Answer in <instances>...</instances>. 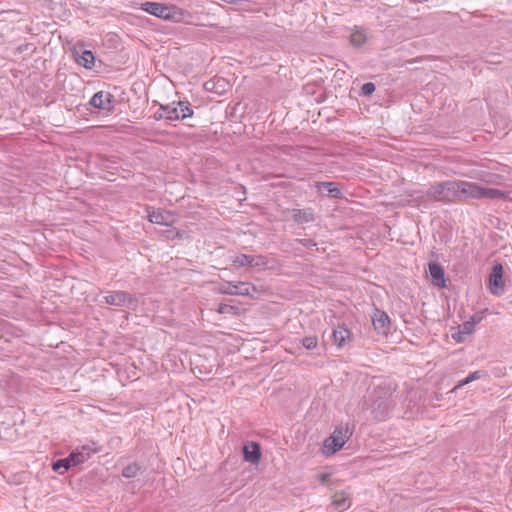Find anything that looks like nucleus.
<instances>
[{
	"instance_id": "obj_23",
	"label": "nucleus",
	"mask_w": 512,
	"mask_h": 512,
	"mask_svg": "<svg viewBox=\"0 0 512 512\" xmlns=\"http://www.w3.org/2000/svg\"><path fill=\"white\" fill-rule=\"evenodd\" d=\"M350 44L354 47H361L367 41V36L363 30L355 29L349 37Z\"/></svg>"
},
{
	"instance_id": "obj_33",
	"label": "nucleus",
	"mask_w": 512,
	"mask_h": 512,
	"mask_svg": "<svg viewBox=\"0 0 512 512\" xmlns=\"http://www.w3.org/2000/svg\"><path fill=\"white\" fill-rule=\"evenodd\" d=\"M466 334L465 333H462V330L459 329L458 332L452 334V338L457 342V343H462L465 341L466 339Z\"/></svg>"
},
{
	"instance_id": "obj_24",
	"label": "nucleus",
	"mask_w": 512,
	"mask_h": 512,
	"mask_svg": "<svg viewBox=\"0 0 512 512\" xmlns=\"http://www.w3.org/2000/svg\"><path fill=\"white\" fill-rule=\"evenodd\" d=\"M487 376V372L483 370H477L472 373H470L466 378L459 381L458 384L455 386L454 390L463 387L464 385H467L475 380L481 379L483 377Z\"/></svg>"
},
{
	"instance_id": "obj_26",
	"label": "nucleus",
	"mask_w": 512,
	"mask_h": 512,
	"mask_svg": "<svg viewBox=\"0 0 512 512\" xmlns=\"http://www.w3.org/2000/svg\"><path fill=\"white\" fill-rule=\"evenodd\" d=\"M177 105L179 109V117H181L180 120H184L193 115V109L188 100L178 101Z\"/></svg>"
},
{
	"instance_id": "obj_35",
	"label": "nucleus",
	"mask_w": 512,
	"mask_h": 512,
	"mask_svg": "<svg viewBox=\"0 0 512 512\" xmlns=\"http://www.w3.org/2000/svg\"><path fill=\"white\" fill-rule=\"evenodd\" d=\"M300 242L307 248L315 247L317 245L312 239H302Z\"/></svg>"
},
{
	"instance_id": "obj_15",
	"label": "nucleus",
	"mask_w": 512,
	"mask_h": 512,
	"mask_svg": "<svg viewBox=\"0 0 512 512\" xmlns=\"http://www.w3.org/2000/svg\"><path fill=\"white\" fill-rule=\"evenodd\" d=\"M429 274L434 285L445 287V272L442 266L436 262L429 263Z\"/></svg>"
},
{
	"instance_id": "obj_13",
	"label": "nucleus",
	"mask_w": 512,
	"mask_h": 512,
	"mask_svg": "<svg viewBox=\"0 0 512 512\" xmlns=\"http://www.w3.org/2000/svg\"><path fill=\"white\" fill-rule=\"evenodd\" d=\"M314 187L321 195L334 199H339L342 197V192L335 182H316Z\"/></svg>"
},
{
	"instance_id": "obj_1",
	"label": "nucleus",
	"mask_w": 512,
	"mask_h": 512,
	"mask_svg": "<svg viewBox=\"0 0 512 512\" xmlns=\"http://www.w3.org/2000/svg\"><path fill=\"white\" fill-rule=\"evenodd\" d=\"M393 391L389 385H379L374 389L370 408L375 420L383 421L389 415L394 406Z\"/></svg>"
},
{
	"instance_id": "obj_34",
	"label": "nucleus",
	"mask_w": 512,
	"mask_h": 512,
	"mask_svg": "<svg viewBox=\"0 0 512 512\" xmlns=\"http://www.w3.org/2000/svg\"><path fill=\"white\" fill-rule=\"evenodd\" d=\"M474 327L482 321V316L478 313L474 314L468 320Z\"/></svg>"
},
{
	"instance_id": "obj_16",
	"label": "nucleus",
	"mask_w": 512,
	"mask_h": 512,
	"mask_svg": "<svg viewBox=\"0 0 512 512\" xmlns=\"http://www.w3.org/2000/svg\"><path fill=\"white\" fill-rule=\"evenodd\" d=\"M332 504L339 511L347 510L352 504L350 494L346 491L336 492L332 497Z\"/></svg>"
},
{
	"instance_id": "obj_4",
	"label": "nucleus",
	"mask_w": 512,
	"mask_h": 512,
	"mask_svg": "<svg viewBox=\"0 0 512 512\" xmlns=\"http://www.w3.org/2000/svg\"><path fill=\"white\" fill-rule=\"evenodd\" d=\"M100 303H105L115 307H126L129 309H135L138 304V299L130 294L129 292L122 290L109 291L107 295H104Z\"/></svg>"
},
{
	"instance_id": "obj_2",
	"label": "nucleus",
	"mask_w": 512,
	"mask_h": 512,
	"mask_svg": "<svg viewBox=\"0 0 512 512\" xmlns=\"http://www.w3.org/2000/svg\"><path fill=\"white\" fill-rule=\"evenodd\" d=\"M141 9L153 16L171 22H182L189 12L175 6L158 2L146 1L141 4Z\"/></svg>"
},
{
	"instance_id": "obj_6",
	"label": "nucleus",
	"mask_w": 512,
	"mask_h": 512,
	"mask_svg": "<svg viewBox=\"0 0 512 512\" xmlns=\"http://www.w3.org/2000/svg\"><path fill=\"white\" fill-rule=\"evenodd\" d=\"M491 294L499 296L504 292L503 266L500 263L492 267L488 280Z\"/></svg>"
},
{
	"instance_id": "obj_22",
	"label": "nucleus",
	"mask_w": 512,
	"mask_h": 512,
	"mask_svg": "<svg viewBox=\"0 0 512 512\" xmlns=\"http://www.w3.org/2000/svg\"><path fill=\"white\" fill-rule=\"evenodd\" d=\"M508 196V192L495 189V188H483V199H491V200H497V199H505Z\"/></svg>"
},
{
	"instance_id": "obj_30",
	"label": "nucleus",
	"mask_w": 512,
	"mask_h": 512,
	"mask_svg": "<svg viewBox=\"0 0 512 512\" xmlns=\"http://www.w3.org/2000/svg\"><path fill=\"white\" fill-rule=\"evenodd\" d=\"M301 343L307 350H312L317 347L318 339L316 336H306L301 340Z\"/></svg>"
},
{
	"instance_id": "obj_14",
	"label": "nucleus",
	"mask_w": 512,
	"mask_h": 512,
	"mask_svg": "<svg viewBox=\"0 0 512 512\" xmlns=\"http://www.w3.org/2000/svg\"><path fill=\"white\" fill-rule=\"evenodd\" d=\"M76 62L86 69H91L94 66L95 56L91 50L75 49L74 51Z\"/></svg>"
},
{
	"instance_id": "obj_27",
	"label": "nucleus",
	"mask_w": 512,
	"mask_h": 512,
	"mask_svg": "<svg viewBox=\"0 0 512 512\" xmlns=\"http://www.w3.org/2000/svg\"><path fill=\"white\" fill-rule=\"evenodd\" d=\"M142 467L138 465L136 462L131 463L123 468L122 476L125 478H135L139 473H142Z\"/></svg>"
},
{
	"instance_id": "obj_11",
	"label": "nucleus",
	"mask_w": 512,
	"mask_h": 512,
	"mask_svg": "<svg viewBox=\"0 0 512 512\" xmlns=\"http://www.w3.org/2000/svg\"><path fill=\"white\" fill-rule=\"evenodd\" d=\"M233 265L235 267H257L266 265V258L264 256H252L248 254H239L234 257Z\"/></svg>"
},
{
	"instance_id": "obj_37",
	"label": "nucleus",
	"mask_w": 512,
	"mask_h": 512,
	"mask_svg": "<svg viewBox=\"0 0 512 512\" xmlns=\"http://www.w3.org/2000/svg\"><path fill=\"white\" fill-rule=\"evenodd\" d=\"M329 478H330V474H328V473H323L320 475L321 483H326Z\"/></svg>"
},
{
	"instance_id": "obj_36",
	"label": "nucleus",
	"mask_w": 512,
	"mask_h": 512,
	"mask_svg": "<svg viewBox=\"0 0 512 512\" xmlns=\"http://www.w3.org/2000/svg\"><path fill=\"white\" fill-rule=\"evenodd\" d=\"M153 118H154L155 120H157V121H158V120H161V119H165L164 112H163L162 110H160V109H159L158 111H156V112L154 113Z\"/></svg>"
},
{
	"instance_id": "obj_28",
	"label": "nucleus",
	"mask_w": 512,
	"mask_h": 512,
	"mask_svg": "<svg viewBox=\"0 0 512 512\" xmlns=\"http://www.w3.org/2000/svg\"><path fill=\"white\" fill-rule=\"evenodd\" d=\"M72 467L74 466L72 465L69 455L66 458L58 459L53 463L54 471H59L61 468H63L66 471Z\"/></svg>"
},
{
	"instance_id": "obj_3",
	"label": "nucleus",
	"mask_w": 512,
	"mask_h": 512,
	"mask_svg": "<svg viewBox=\"0 0 512 512\" xmlns=\"http://www.w3.org/2000/svg\"><path fill=\"white\" fill-rule=\"evenodd\" d=\"M458 189V181L447 180L431 184L425 194L433 201L452 203L458 201Z\"/></svg>"
},
{
	"instance_id": "obj_19",
	"label": "nucleus",
	"mask_w": 512,
	"mask_h": 512,
	"mask_svg": "<svg viewBox=\"0 0 512 512\" xmlns=\"http://www.w3.org/2000/svg\"><path fill=\"white\" fill-rule=\"evenodd\" d=\"M344 445L332 434L324 440L323 453L330 456L340 450Z\"/></svg>"
},
{
	"instance_id": "obj_17",
	"label": "nucleus",
	"mask_w": 512,
	"mask_h": 512,
	"mask_svg": "<svg viewBox=\"0 0 512 512\" xmlns=\"http://www.w3.org/2000/svg\"><path fill=\"white\" fill-rule=\"evenodd\" d=\"M332 336L337 347L342 348L345 346L346 342L350 340L351 332L344 325H339L336 329H334Z\"/></svg>"
},
{
	"instance_id": "obj_8",
	"label": "nucleus",
	"mask_w": 512,
	"mask_h": 512,
	"mask_svg": "<svg viewBox=\"0 0 512 512\" xmlns=\"http://www.w3.org/2000/svg\"><path fill=\"white\" fill-rule=\"evenodd\" d=\"M372 325L374 330L383 336H387L391 330V321L386 312L375 309L374 315L372 316Z\"/></svg>"
},
{
	"instance_id": "obj_12",
	"label": "nucleus",
	"mask_w": 512,
	"mask_h": 512,
	"mask_svg": "<svg viewBox=\"0 0 512 512\" xmlns=\"http://www.w3.org/2000/svg\"><path fill=\"white\" fill-rule=\"evenodd\" d=\"M243 459L251 464H258L261 459L260 444L254 441L248 442L243 446Z\"/></svg>"
},
{
	"instance_id": "obj_5",
	"label": "nucleus",
	"mask_w": 512,
	"mask_h": 512,
	"mask_svg": "<svg viewBox=\"0 0 512 512\" xmlns=\"http://www.w3.org/2000/svg\"><path fill=\"white\" fill-rule=\"evenodd\" d=\"M98 451L96 442L91 441L69 454L70 460L74 467L86 462L91 456Z\"/></svg>"
},
{
	"instance_id": "obj_9",
	"label": "nucleus",
	"mask_w": 512,
	"mask_h": 512,
	"mask_svg": "<svg viewBox=\"0 0 512 512\" xmlns=\"http://www.w3.org/2000/svg\"><path fill=\"white\" fill-rule=\"evenodd\" d=\"M114 96L105 91L96 92L89 101V104L99 110L111 111L114 108Z\"/></svg>"
},
{
	"instance_id": "obj_7",
	"label": "nucleus",
	"mask_w": 512,
	"mask_h": 512,
	"mask_svg": "<svg viewBox=\"0 0 512 512\" xmlns=\"http://www.w3.org/2000/svg\"><path fill=\"white\" fill-rule=\"evenodd\" d=\"M458 201L463 197L471 199H483V186L467 181H458Z\"/></svg>"
},
{
	"instance_id": "obj_10",
	"label": "nucleus",
	"mask_w": 512,
	"mask_h": 512,
	"mask_svg": "<svg viewBox=\"0 0 512 512\" xmlns=\"http://www.w3.org/2000/svg\"><path fill=\"white\" fill-rule=\"evenodd\" d=\"M219 292L227 295L248 296L250 293V284L247 282H224L219 287Z\"/></svg>"
},
{
	"instance_id": "obj_32",
	"label": "nucleus",
	"mask_w": 512,
	"mask_h": 512,
	"mask_svg": "<svg viewBox=\"0 0 512 512\" xmlns=\"http://www.w3.org/2000/svg\"><path fill=\"white\" fill-rule=\"evenodd\" d=\"M462 330V333H465L466 335H470L475 331V327L467 320L465 321L460 328Z\"/></svg>"
},
{
	"instance_id": "obj_18",
	"label": "nucleus",
	"mask_w": 512,
	"mask_h": 512,
	"mask_svg": "<svg viewBox=\"0 0 512 512\" xmlns=\"http://www.w3.org/2000/svg\"><path fill=\"white\" fill-rule=\"evenodd\" d=\"M290 213L293 221L298 224L309 223L315 219L311 209H292Z\"/></svg>"
},
{
	"instance_id": "obj_20",
	"label": "nucleus",
	"mask_w": 512,
	"mask_h": 512,
	"mask_svg": "<svg viewBox=\"0 0 512 512\" xmlns=\"http://www.w3.org/2000/svg\"><path fill=\"white\" fill-rule=\"evenodd\" d=\"M160 110L164 112L165 119L169 121H177L180 120L181 117H179V109L177 102H172L171 104L167 105H160Z\"/></svg>"
},
{
	"instance_id": "obj_25",
	"label": "nucleus",
	"mask_w": 512,
	"mask_h": 512,
	"mask_svg": "<svg viewBox=\"0 0 512 512\" xmlns=\"http://www.w3.org/2000/svg\"><path fill=\"white\" fill-rule=\"evenodd\" d=\"M332 434L344 445L346 441L351 437L352 431H350L347 425H340L335 428Z\"/></svg>"
},
{
	"instance_id": "obj_21",
	"label": "nucleus",
	"mask_w": 512,
	"mask_h": 512,
	"mask_svg": "<svg viewBox=\"0 0 512 512\" xmlns=\"http://www.w3.org/2000/svg\"><path fill=\"white\" fill-rule=\"evenodd\" d=\"M148 220L154 224L168 225L170 216L165 211H152L148 214Z\"/></svg>"
},
{
	"instance_id": "obj_31",
	"label": "nucleus",
	"mask_w": 512,
	"mask_h": 512,
	"mask_svg": "<svg viewBox=\"0 0 512 512\" xmlns=\"http://www.w3.org/2000/svg\"><path fill=\"white\" fill-rule=\"evenodd\" d=\"M376 87L372 82H366L361 87V94L364 96H370L374 93Z\"/></svg>"
},
{
	"instance_id": "obj_29",
	"label": "nucleus",
	"mask_w": 512,
	"mask_h": 512,
	"mask_svg": "<svg viewBox=\"0 0 512 512\" xmlns=\"http://www.w3.org/2000/svg\"><path fill=\"white\" fill-rule=\"evenodd\" d=\"M217 311L221 314H232V315L239 314V308L237 306L224 304V303H222L218 306Z\"/></svg>"
}]
</instances>
